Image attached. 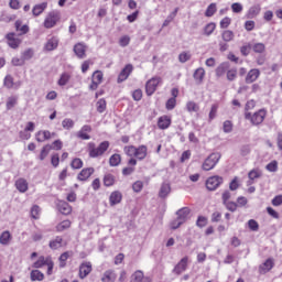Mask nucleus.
<instances>
[{
    "instance_id": "1",
    "label": "nucleus",
    "mask_w": 282,
    "mask_h": 282,
    "mask_svg": "<svg viewBox=\"0 0 282 282\" xmlns=\"http://www.w3.org/2000/svg\"><path fill=\"white\" fill-rule=\"evenodd\" d=\"M109 149V141L101 142L98 147L96 143L89 142L88 143V155L89 158L96 159L105 155Z\"/></svg>"
},
{
    "instance_id": "2",
    "label": "nucleus",
    "mask_w": 282,
    "mask_h": 282,
    "mask_svg": "<svg viewBox=\"0 0 282 282\" xmlns=\"http://www.w3.org/2000/svg\"><path fill=\"white\" fill-rule=\"evenodd\" d=\"M265 116H268V111L262 108L256 111L253 115L251 112H246L245 119L249 120L253 127H259V124H263Z\"/></svg>"
},
{
    "instance_id": "3",
    "label": "nucleus",
    "mask_w": 282,
    "mask_h": 282,
    "mask_svg": "<svg viewBox=\"0 0 282 282\" xmlns=\"http://www.w3.org/2000/svg\"><path fill=\"white\" fill-rule=\"evenodd\" d=\"M219 160H221V154L219 152L209 154L203 163V171H213L219 163Z\"/></svg>"
},
{
    "instance_id": "4",
    "label": "nucleus",
    "mask_w": 282,
    "mask_h": 282,
    "mask_svg": "<svg viewBox=\"0 0 282 282\" xmlns=\"http://www.w3.org/2000/svg\"><path fill=\"white\" fill-rule=\"evenodd\" d=\"M58 21H61V11L53 10L46 15L44 20V28H46V30H52Z\"/></svg>"
},
{
    "instance_id": "5",
    "label": "nucleus",
    "mask_w": 282,
    "mask_h": 282,
    "mask_svg": "<svg viewBox=\"0 0 282 282\" xmlns=\"http://www.w3.org/2000/svg\"><path fill=\"white\" fill-rule=\"evenodd\" d=\"M162 85V77L154 76L145 83L147 96H153L158 91V86Z\"/></svg>"
},
{
    "instance_id": "6",
    "label": "nucleus",
    "mask_w": 282,
    "mask_h": 282,
    "mask_svg": "<svg viewBox=\"0 0 282 282\" xmlns=\"http://www.w3.org/2000/svg\"><path fill=\"white\" fill-rule=\"evenodd\" d=\"M221 184H224V176L219 175L209 176L205 182L207 191L210 192L217 191Z\"/></svg>"
},
{
    "instance_id": "7",
    "label": "nucleus",
    "mask_w": 282,
    "mask_h": 282,
    "mask_svg": "<svg viewBox=\"0 0 282 282\" xmlns=\"http://www.w3.org/2000/svg\"><path fill=\"white\" fill-rule=\"evenodd\" d=\"M188 270V257H183L173 268L172 272L173 274H176V276H180V274H183V272H186Z\"/></svg>"
},
{
    "instance_id": "8",
    "label": "nucleus",
    "mask_w": 282,
    "mask_h": 282,
    "mask_svg": "<svg viewBox=\"0 0 282 282\" xmlns=\"http://www.w3.org/2000/svg\"><path fill=\"white\" fill-rule=\"evenodd\" d=\"M7 44L11 50H18V47L21 45L22 41L21 39L17 37V33L10 32L6 35Z\"/></svg>"
},
{
    "instance_id": "9",
    "label": "nucleus",
    "mask_w": 282,
    "mask_h": 282,
    "mask_svg": "<svg viewBox=\"0 0 282 282\" xmlns=\"http://www.w3.org/2000/svg\"><path fill=\"white\" fill-rule=\"evenodd\" d=\"M58 43H61L58 36L53 35L52 37L47 39L46 43L44 44V51L54 52V50L58 48Z\"/></svg>"
},
{
    "instance_id": "10",
    "label": "nucleus",
    "mask_w": 282,
    "mask_h": 282,
    "mask_svg": "<svg viewBox=\"0 0 282 282\" xmlns=\"http://www.w3.org/2000/svg\"><path fill=\"white\" fill-rule=\"evenodd\" d=\"M56 135L55 132H50V130H40L35 133L36 142H45L47 140H52Z\"/></svg>"
},
{
    "instance_id": "11",
    "label": "nucleus",
    "mask_w": 282,
    "mask_h": 282,
    "mask_svg": "<svg viewBox=\"0 0 282 282\" xmlns=\"http://www.w3.org/2000/svg\"><path fill=\"white\" fill-rule=\"evenodd\" d=\"M91 262L89 261H85L82 262L79 265V279H87V276H89V274H91Z\"/></svg>"
},
{
    "instance_id": "12",
    "label": "nucleus",
    "mask_w": 282,
    "mask_h": 282,
    "mask_svg": "<svg viewBox=\"0 0 282 282\" xmlns=\"http://www.w3.org/2000/svg\"><path fill=\"white\" fill-rule=\"evenodd\" d=\"M173 119L169 115H163L158 119V127L161 131H166L171 127Z\"/></svg>"
},
{
    "instance_id": "13",
    "label": "nucleus",
    "mask_w": 282,
    "mask_h": 282,
    "mask_svg": "<svg viewBox=\"0 0 282 282\" xmlns=\"http://www.w3.org/2000/svg\"><path fill=\"white\" fill-rule=\"evenodd\" d=\"M132 72H133V65L131 64L126 65L119 73L117 83H124V80H127V78L131 76Z\"/></svg>"
},
{
    "instance_id": "14",
    "label": "nucleus",
    "mask_w": 282,
    "mask_h": 282,
    "mask_svg": "<svg viewBox=\"0 0 282 282\" xmlns=\"http://www.w3.org/2000/svg\"><path fill=\"white\" fill-rule=\"evenodd\" d=\"M259 76H261V70H259V68H252L248 72L245 80L247 85H252V83H256Z\"/></svg>"
},
{
    "instance_id": "15",
    "label": "nucleus",
    "mask_w": 282,
    "mask_h": 282,
    "mask_svg": "<svg viewBox=\"0 0 282 282\" xmlns=\"http://www.w3.org/2000/svg\"><path fill=\"white\" fill-rule=\"evenodd\" d=\"M89 133H91V126L85 124L77 132V138L79 140H91V135H89Z\"/></svg>"
},
{
    "instance_id": "16",
    "label": "nucleus",
    "mask_w": 282,
    "mask_h": 282,
    "mask_svg": "<svg viewBox=\"0 0 282 282\" xmlns=\"http://www.w3.org/2000/svg\"><path fill=\"white\" fill-rule=\"evenodd\" d=\"M96 170L94 167H84L77 175V180L79 182H87L93 173H95Z\"/></svg>"
},
{
    "instance_id": "17",
    "label": "nucleus",
    "mask_w": 282,
    "mask_h": 282,
    "mask_svg": "<svg viewBox=\"0 0 282 282\" xmlns=\"http://www.w3.org/2000/svg\"><path fill=\"white\" fill-rule=\"evenodd\" d=\"M73 52L77 58L83 59L87 56V46H85L83 43H77L74 45Z\"/></svg>"
},
{
    "instance_id": "18",
    "label": "nucleus",
    "mask_w": 282,
    "mask_h": 282,
    "mask_svg": "<svg viewBox=\"0 0 282 282\" xmlns=\"http://www.w3.org/2000/svg\"><path fill=\"white\" fill-rule=\"evenodd\" d=\"M272 268H274V259L269 258L262 264L259 265V272L260 274H268V272H270Z\"/></svg>"
},
{
    "instance_id": "19",
    "label": "nucleus",
    "mask_w": 282,
    "mask_h": 282,
    "mask_svg": "<svg viewBox=\"0 0 282 282\" xmlns=\"http://www.w3.org/2000/svg\"><path fill=\"white\" fill-rule=\"evenodd\" d=\"M147 155H149V148L147 145L142 144L135 148L134 158H137V160H145Z\"/></svg>"
},
{
    "instance_id": "20",
    "label": "nucleus",
    "mask_w": 282,
    "mask_h": 282,
    "mask_svg": "<svg viewBox=\"0 0 282 282\" xmlns=\"http://www.w3.org/2000/svg\"><path fill=\"white\" fill-rule=\"evenodd\" d=\"M188 215H191V208L188 207H183L180 208L176 212V219H178V221H182L183 224H186V221H188Z\"/></svg>"
},
{
    "instance_id": "21",
    "label": "nucleus",
    "mask_w": 282,
    "mask_h": 282,
    "mask_svg": "<svg viewBox=\"0 0 282 282\" xmlns=\"http://www.w3.org/2000/svg\"><path fill=\"white\" fill-rule=\"evenodd\" d=\"M122 202V192L113 191L109 196L110 206H118Z\"/></svg>"
},
{
    "instance_id": "22",
    "label": "nucleus",
    "mask_w": 282,
    "mask_h": 282,
    "mask_svg": "<svg viewBox=\"0 0 282 282\" xmlns=\"http://www.w3.org/2000/svg\"><path fill=\"white\" fill-rule=\"evenodd\" d=\"M259 14H261V6L256 4V6H252L249 8L245 18L246 19H257V17H259Z\"/></svg>"
},
{
    "instance_id": "23",
    "label": "nucleus",
    "mask_w": 282,
    "mask_h": 282,
    "mask_svg": "<svg viewBox=\"0 0 282 282\" xmlns=\"http://www.w3.org/2000/svg\"><path fill=\"white\" fill-rule=\"evenodd\" d=\"M12 243V234L10 230H4L0 235V246H10Z\"/></svg>"
},
{
    "instance_id": "24",
    "label": "nucleus",
    "mask_w": 282,
    "mask_h": 282,
    "mask_svg": "<svg viewBox=\"0 0 282 282\" xmlns=\"http://www.w3.org/2000/svg\"><path fill=\"white\" fill-rule=\"evenodd\" d=\"M57 209L62 215H72V206L65 200H59L57 203Z\"/></svg>"
},
{
    "instance_id": "25",
    "label": "nucleus",
    "mask_w": 282,
    "mask_h": 282,
    "mask_svg": "<svg viewBox=\"0 0 282 282\" xmlns=\"http://www.w3.org/2000/svg\"><path fill=\"white\" fill-rule=\"evenodd\" d=\"M205 76H206V70L204 69V67L197 68L193 74V78L196 85H202V83H204Z\"/></svg>"
},
{
    "instance_id": "26",
    "label": "nucleus",
    "mask_w": 282,
    "mask_h": 282,
    "mask_svg": "<svg viewBox=\"0 0 282 282\" xmlns=\"http://www.w3.org/2000/svg\"><path fill=\"white\" fill-rule=\"evenodd\" d=\"M131 282H151V278L144 276V272L138 270L132 274Z\"/></svg>"
},
{
    "instance_id": "27",
    "label": "nucleus",
    "mask_w": 282,
    "mask_h": 282,
    "mask_svg": "<svg viewBox=\"0 0 282 282\" xmlns=\"http://www.w3.org/2000/svg\"><path fill=\"white\" fill-rule=\"evenodd\" d=\"M171 195V184L169 183H162L160 191H159V197L160 199H166Z\"/></svg>"
},
{
    "instance_id": "28",
    "label": "nucleus",
    "mask_w": 282,
    "mask_h": 282,
    "mask_svg": "<svg viewBox=\"0 0 282 282\" xmlns=\"http://www.w3.org/2000/svg\"><path fill=\"white\" fill-rule=\"evenodd\" d=\"M19 105V95H12L7 98L6 108L7 111H12L15 106Z\"/></svg>"
},
{
    "instance_id": "29",
    "label": "nucleus",
    "mask_w": 282,
    "mask_h": 282,
    "mask_svg": "<svg viewBox=\"0 0 282 282\" xmlns=\"http://www.w3.org/2000/svg\"><path fill=\"white\" fill-rule=\"evenodd\" d=\"M45 10H47V2H42L40 4H35L32 9V14L33 17H41V14H43V12H45Z\"/></svg>"
},
{
    "instance_id": "30",
    "label": "nucleus",
    "mask_w": 282,
    "mask_h": 282,
    "mask_svg": "<svg viewBox=\"0 0 282 282\" xmlns=\"http://www.w3.org/2000/svg\"><path fill=\"white\" fill-rule=\"evenodd\" d=\"M230 67V64L228 62H223L220 65L217 66L216 68V76L217 78H221L228 72Z\"/></svg>"
},
{
    "instance_id": "31",
    "label": "nucleus",
    "mask_w": 282,
    "mask_h": 282,
    "mask_svg": "<svg viewBox=\"0 0 282 282\" xmlns=\"http://www.w3.org/2000/svg\"><path fill=\"white\" fill-rule=\"evenodd\" d=\"M15 187L19 191V193H28V181L25 178H19L18 181H15Z\"/></svg>"
},
{
    "instance_id": "32",
    "label": "nucleus",
    "mask_w": 282,
    "mask_h": 282,
    "mask_svg": "<svg viewBox=\"0 0 282 282\" xmlns=\"http://www.w3.org/2000/svg\"><path fill=\"white\" fill-rule=\"evenodd\" d=\"M48 248L51 250H58V248H63V237L57 236L53 240L50 241Z\"/></svg>"
},
{
    "instance_id": "33",
    "label": "nucleus",
    "mask_w": 282,
    "mask_h": 282,
    "mask_svg": "<svg viewBox=\"0 0 282 282\" xmlns=\"http://www.w3.org/2000/svg\"><path fill=\"white\" fill-rule=\"evenodd\" d=\"M22 23L23 22L21 20L15 21V30L17 32H20V36L30 32V26L28 24L22 25Z\"/></svg>"
},
{
    "instance_id": "34",
    "label": "nucleus",
    "mask_w": 282,
    "mask_h": 282,
    "mask_svg": "<svg viewBox=\"0 0 282 282\" xmlns=\"http://www.w3.org/2000/svg\"><path fill=\"white\" fill-rule=\"evenodd\" d=\"M52 259V257H44V256H41L37 261H35L33 263V268H35L36 270L43 268V265H47V262Z\"/></svg>"
},
{
    "instance_id": "35",
    "label": "nucleus",
    "mask_w": 282,
    "mask_h": 282,
    "mask_svg": "<svg viewBox=\"0 0 282 282\" xmlns=\"http://www.w3.org/2000/svg\"><path fill=\"white\" fill-rule=\"evenodd\" d=\"M102 282H115L116 281V273H113V270H107L105 271L102 278Z\"/></svg>"
},
{
    "instance_id": "36",
    "label": "nucleus",
    "mask_w": 282,
    "mask_h": 282,
    "mask_svg": "<svg viewBox=\"0 0 282 282\" xmlns=\"http://www.w3.org/2000/svg\"><path fill=\"white\" fill-rule=\"evenodd\" d=\"M69 80H72V75H69V73H63L59 79L57 80V85L59 87H65V85H67Z\"/></svg>"
},
{
    "instance_id": "37",
    "label": "nucleus",
    "mask_w": 282,
    "mask_h": 282,
    "mask_svg": "<svg viewBox=\"0 0 282 282\" xmlns=\"http://www.w3.org/2000/svg\"><path fill=\"white\" fill-rule=\"evenodd\" d=\"M221 39L225 41V43H230V41L235 40V32L231 30H225L221 33Z\"/></svg>"
},
{
    "instance_id": "38",
    "label": "nucleus",
    "mask_w": 282,
    "mask_h": 282,
    "mask_svg": "<svg viewBox=\"0 0 282 282\" xmlns=\"http://www.w3.org/2000/svg\"><path fill=\"white\" fill-rule=\"evenodd\" d=\"M50 151H52V145L51 144L44 145L40 152L39 160L43 162V160H45V158L50 155Z\"/></svg>"
},
{
    "instance_id": "39",
    "label": "nucleus",
    "mask_w": 282,
    "mask_h": 282,
    "mask_svg": "<svg viewBox=\"0 0 282 282\" xmlns=\"http://www.w3.org/2000/svg\"><path fill=\"white\" fill-rule=\"evenodd\" d=\"M120 162H122V156L118 153H115L109 159L110 166H120Z\"/></svg>"
},
{
    "instance_id": "40",
    "label": "nucleus",
    "mask_w": 282,
    "mask_h": 282,
    "mask_svg": "<svg viewBox=\"0 0 282 282\" xmlns=\"http://www.w3.org/2000/svg\"><path fill=\"white\" fill-rule=\"evenodd\" d=\"M76 122L73 121L72 118H65L62 121V127L65 129V131H72V129L75 127Z\"/></svg>"
},
{
    "instance_id": "41",
    "label": "nucleus",
    "mask_w": 282,
    "mask_h": 282,
    "mask_svg": "<svg viewBox=\"0 0 282 282\" xmlns=\"http://www.w3.org/2000/svg\"><path fill=\"white\" fill-rule=\"evenodd\" d=\"M83 166H84V162H83V159L80 158H75L70 162V167L73 169V171L80 170L83 169Z\"/></svg>"
},
{
    "instance_id": "42",
    "label": "nucleus",
    "mask_w": 282,
    "mask_h": 282,
    "mask_svg": "<svg viewBox=\"0 0 282 282\" xmlns=\"http://www.w3.org/2000/svg\"><path fill=\"white\" fill-rule=\"evenodd\" d=\"M113 184H116V176H113V174H106L104 176V186L110 187L113 186Z\"/></svg>"
},
{
    "instance_id": "43",
    "label": "nucleus",
    "mask_w": 282,
    "mask_h": 282,
    "mask_svg": "<svg viewBox=\"0 0 282 282\" xmlns=\"http://www.w3.org/2000/svg\"><path fill=\"white\" fill-rule=\"evenodd\" d=\"M3 87L7 89H13L14 88V77L12 75H7L3 79Z\"/></svg>"
},
{
    "instance_id": "44",
    "label": "nucleus",
    "mask_w": 282,
    "mask_h": 282,
    "mask_svg": "<svg viewBox=\"0 0 282 282\" xmlns=\"http://www.w3.org/2000/svg\"><path fill=\"white\" fill-rule=\"evenodd\" d=\"M97 111L98 113H105V111H107V100H105V98H100L97 104Z\"/></svg>"
},
{
    "instance_id": "45",
    "label": "nucleus",
    "mask_w": 282,
    "mask_h": 282,
    "mask_svg": "<svg viewBox=\"0 0 282 282\" xmlns=\"http://www.w3.org/2000/svg\"><path fill=\"white\" fill-rule=\"evenodd\" d=\"M216 28H217V24H215L214 22H209L208 24H206L204 28L205 36H210V34L215 32Z\"/></svg>"
},
{
    "instance_id": "46",
    "label": "nucleus",
    "mask_w": 282,
    "mask_h": 282,
    "mask_svg": "<svg viewBox=\"0 0 282 282\" xmlns=\"http://www.w3.org/2000/svg\"><path fill=\"white\" fill-rule=\"evenodd\" d=\"M219 109V106L217 104L212 105L209 115H208V122H213L217 118V111Z\"/></svg>"
},
{
    "instance_id": "47",
    "label": "nucleus",
    "mask_w": 282,
    "mask_h": 282,
    "mask_svg": "<svg viewBox=\"0 0 282 282\" xmlns=\"http://www.w3.org/2000/svg\"><path fill=\"white\" fill-rule=\"evenodd\" d=\"M45 279V274L39 270L31 271V281H43Z\"/></svg>"
},
{
    "instance_id": "48",
    "label": "nucleus",
    "mask_w": 282,
    "mask_h": 282,
    "mask_svg": "<svg viewBox=\"0 0 282 282\" xmlns=\"http://www.w3.org/2000/svg\"><path fill=\"white\" fill-rule=\"evenodd\" d=\"M32 219H41V207L39 205H33L31 207Z\"/></svg>"
},
{
    "instance_id": "49",
    "label": "nucleus",
    "mask_w": 282,
    "mask_h": 282,
    "mask_svg": "<svg viewBox=\"0 0 282 282\" xmlns=\"http://www.w3.org/2000/svg\"><path fill=\"white\" fill-rule=\"evenodd\" d=\"M217 12V3H210L206 11H205V17H215V13Z\"/></svg>"
},
{
    "instance_id": "50",
    "label": "nucleus",
    "mask_w": 282,
    "mask_h": 282,
    "mask_svg": "<svg viewBox=\"0 0 282 282\" xmlns=\"http://www.w3.org/2000/svg\"><path fill=\"white\" fill-rule=\"evenodd\" d=\"M72 221L69 220H63L56 226L57 232H63L64 230H67V228H70Z\"/></svg>"
},
{
    "instance_id": "51",
    "label": "nucleus",
    "mask_w": 282,
    "mask_h": 282,
    "mask_svg": "<svg viewBox=\"0 0 282 282\" xmlns=\"http://www.w3.org/2000/svg\"><path fill=\"white\" fill-rule=\"evenodd\" d=\"M186 110L189 112V113H197V111H199V106L195 102V101H188L186 104Z\"/></svg>"
},
{
    "instance_id": "52",
    "label": "nucleus",
    "mask_w": 282,
    "mask_h": 282,
    "mask_svg": "<svg viewBox=\"0 0 282 282\" xmlns=\"http://www.w3.org/2000/svg\"><path fill=\"white\" fill-rule=\"evenodd\" d=\"M175 107H177V99H175V97H171L170 99H167L165 104V109H167V111H173Z\"/></svg>"
},
{
    "instance_id": "53",
    "label": "nucleus",
    "mask_w": 282,
    "mask_h": 282,
    "mask_svg": "<svg viewBox=\"0 0 282 282\" xmlns=\"http://www.w3.org/2000/svg\"><path fill=\"white\" fill-rule=\"evenodd\" d=\"M67 259H69V251H65L59 256V268H65V265H67Z\"/></svg>"
},
{
    "instance_id": "54",
    "label": "nucleus",
    "mask_w": 282,
    "mask_h": 282,
    "mask_svg": "<svg viewBox=\"0 0 282 282\" xmlns=\"http://www.w3.org/2000/svg\"><path fill=\"white\" fill-rule=\"evenodd\" d=\"M123 153L128 155V158H135V147L134 145H126L123 148Z\"/></svg>"
},
{
    "instance_id": "55",
    "label": "nucleus",
    "mask_w": 282,
    "mask_h": 282,
    "mask_svg": "<svg viewBox=\"0 0 282 282\" xmlns=\"http://www.w3.org/2000/svg\"><path fill=\"white\" fill-rule=\"evenodd\" d=\"M21 56H22L24 63H25V61H31V58H33V56H34V50L28 48L24 52H22Z\"/></svg>"
},
{
    "instance_id": "56",
    "label": "nucleus",
    "mask_w": 282,
    "mask_h": 282,
    "mask_svg": "<svg viewBox=\"0 0 282 282\" xmlns=\"http://www.w3.org/2000/svg\"><path fill=\"white\" fill-rule=\"evenodd\" d=\"M11 64L13 65V67H23V65H25V59H23V57H12L11 59Z\"/></svg>"
},
{
    "instance_id": "57",
    "label": "nucleus",
    "mask_w": 282,
    "mask_h": 282,
    "mask_svg": "<svg viewBox=\"0 0 282 282\" xmlns=\"http://www.w3.org/2000/svg\"><path fill=\"white\" fill-rule=\"evenodd\" d=\"M262 173L259 169H253L248 173L249 180H259L261 177Z\"/></svg>"
},
{
    "instance_id": "58",
    "label": "nucleus",
    "mask_w": 282,
    "mask_h": 282,
    "mask_svg": "<svg viewBox=\"0 0 282 282\" xmlns=\"http://www.w3.org/2000/svg\"><path fill=\"white\" fill-rule=\"evenodd\" d=\"M265 169L269 173H276V171H279V163L276 161H272L267 164Z\"/></svg>"
},
{
    "instance_id": "59",
    "label": "nucleus",
    "mask_w": 282,
    "mask_h": 282,
    "mask_svg": "<svg viewBox=\"0 0 282 282\" xmlns=\"http://www.w3.org/2000/svg\"><path fill=\"white\" fill-rule=\"evenodd\" d=\"M224 133H232V121L226 120L223 123Z\"/></svg>"
},
{
    "instance_id": "60",
    "label": "nucleus",
    "mask_w": 282,
    "mask_h": 282,
    "mask_svg": "<svg viewBox=\"0 0 282 282\" xmlns=\"http://www.w3.org/2000/svg\"><path fill=\"white\" fill-rule=\"evenodd\" d=\"M142 188H144V183L142 181H137L132 184V191L134 193H141Z\"/></svg>"
},
{
    "instance_id": "61",
    "label": "nucleus",
    "mask_w": 282,
    "mask_h": 282,
    "mask_svg": "<svg viewBox=\"0 0 282 282\" xmlns=\"http://www.w3.org/2000/svg\"><path fill=\"white\" fill-rule=\"evenodd\" d=\"M223 205H225V207L227 208V210H229L230 213H235L237 210V203L232 202V200H228L227 203H223Z\"/></svg>"
},
{
    "instance_id": "62",
    "label": "nucleus",
    "mask_w": 282,
    "mask_h": 282,
    "mask_svg": "<svg viewBox=\"0 0 282 282\" xmlns=\"http://www.w3.org/2000/svg\"><path fill=\"white\" fill-rule=\"evenodd\" d=\"M102 78H104V74L100 70H96L94 74H93V80L95 83H98L99 85L102 83Z\"/></svg>"
},
{
    "instance_id": "63",
    "label": "nucleus",
    "mask_w": 282,
    "mask_h": 282,
    "mask_svg": "<svg viewBox=\"0 0 282 282\" xmlns=\"http://www.w3.org/2000/svg\"><path fill=\"white\" fill-rule=\"evenodd\" d=\"M236 78H237V68H231L227 70V80L232 83V80H235Z\"/></svg>"
},
{
    "instance_id": "64",
    "label": "nucleus",
    "mask_w": 282,
    "mask_h": 282,
    "mask_svg": "<svg viewBox=\"0 0 282 282\" xmlns=\"http://www.w3.org/2000/svg\"><path fill=\"white\" fill-rule=\"evenodd\" d=\"M178 61H180V63H187V61H191V53H188V52H182V53L178 55Z\"/></svg>"
}]
</instances>
